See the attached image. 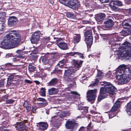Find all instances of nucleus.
<instances>
[{"label":"nucleus","instance_id":"obj_1","mask_svg":"<svg viewBox=\"0 0 131 131\" xmlns=\"http://www.w3.org/2000/svg\"><path fill=\"white\" fill-rule=\"evenodd\" d=\"M20 34L15 30L9 31L0 43V47L4 49H10L16 47L21 40Z\"/></svg>","mask_w":131,"mask_h":131},{"label":"nucleus","instance_id":"obj_2","mask_svg":"<svg viewBox=\"0 0 131 131\" xmlns=\"http://www.w3.org/2000/svg\"><path fill=\"white\" fill-rule=\"evenodd\" d=\"M104 83V86L100 88L97 98L98 101L99 102L106 97L108 94L110 96L113 95L117 91V89L110 83L105 81Z\"/></svg>","mask_w":131,"mask_h":131},{"label":"nucleus","instance_id":"obj_3","mask_svg":"<svg viewBox=\"0 0 131 131\" xmlns=\"http://www.w3.org/2000/svg\"><path fill=\"white\" fill-rule=\"evenodd\" d=\"M129 19V18L124 19L122 23L123 28L121 34L124 37L128 36L131 34V25L129 24L127 21V20Z\"/></svg>","mask_w":131,"mask_h":131},{"label":"nucleus","instance_id":"obj_4","mask_svg":"<svg viewBox=\"0 0 131 131\" xmlns=\"http://www.w3.org/2000/svg\"><path fill=\"white\" fill-rule=\"evenodd\" d=\"M116 78L118 80L119 82L121 84H125L128 83L131 79V76L121 74L116 75Z\"/></svg>","mask_w":131,"mask_h":131},{"label":"nucleus","instance_id":"obj_5","mask_svg":"<svg viewBox=\"0 0 131 131\" xmlns=\"http://www.w3.org/2000/svg\"><path fill=\"white\" fill-rule=\"evenodd\" d=\"M112 10L117 12L119 10V8L116 6H123V2L121 1L117 0L111 1L109 4Z\"/></svg>","mask_w":131,"mask_h":131},{"label":"nucleus","instance_id":"obj_6","mask_svg":"<svg viewBox=\"0 0 131 131\" xmlns=\"http://www.w3.org/2000/svg\"><path fill=\"white\" fill-rule=\"evenodd\" d=\"M97 90L96 89L88 90L86 93L87 100L89 102L92 101L96 97Z\"/></svg>","mask_w":131,"mask_h":131},{"label":"nucleus","instance_id":"obj_7","mask_svg":"<svg viewBox=\"0 0 131 131\" xmlns=\"http://www.w3.org/2000/svg\"><path fill=\"white\" fill-rule=\"evenodd\" d=\"M80 6V3L78 0H70L68 7L73 9H77Z\"/></svg>","mask_w":131,"mask_h":131},{"label":"nucleus","instance_id":"obj_8","mask_svg":"<svg viewBox=\"0 0 131 131\" xmlns=\"http://www.w3.org/2000/svg\"><path fill=\"white\" fill-rule=\"evenodd\" d=\"M41 34L40 31L38 30L36 31L31 37L30 41L32 43H35L39 40Z\"/></svg>","mask_w":131,"mask_h":131},{"label":"nucleus","instance_id":"obj_9","mask_svg":"<svg viewBox=\"0 0 131 131\" xmlns=\"http://www.w3.org/2000/svg\"><path fill=\"white\" fill-rule=\"evenodd\" d=\"M18 22L17 17L14 16L9 17L8 21V26L10 27H13Z\"/></svg>","mask_w":131,"mask_h":131},{"label":"nucleus","instance_id":"obj_10","mask_svg":"<svg viewBox=\"0 0 131 131\" xmlns=\"http://www.w3.org/2000/svg\"><path fill=\"white\" fill-rule=\"evenodd\" d=\"M104 23L105 27L107 29H108L113 27L114 23L112 19L108 18H106L105 20Z\"/></svg>","mask_w":131,"mask_h":131},{"label":"nucleus","instance_id":"obj_11","mask_svg":"<svg viewBox=\"0 0 131 131\" xmlns=\"http://www.w3.org/2000/svg\"><path fill=\"white\" fill-rule=\"evenodd\" d=\"M106 17L104 13H100L95 15V18L98 24H101L103 21Z\"/></svg>","mask_w":131,"mask_h":131},{"label":"nucleus","instance_id":"obj_12","mask_svg":"<svg viewBox=\"0 0 131 131\" xmlns=\"http://www.w3.org/2000/svg\"><path fill=\"white\" fill-rule=\"evenodd\" d=\"M125 51V53H123V52L118 53L117 54L118 57H123L124 58L129 60L131 59V50Z\"/></svg>","mask_w":131,"mask_h":131},{"label":"nucleus","instance_id":"obj_13","mask_svg":"<svg viewBox=\"0 0 131 131\" xmlns=\"http://www.w3.org/2000/svg\"><path fill=\"white\" fill-rule=\"evenodd\" d=\"M121 47L122 49L124 51L131 50V43L125 41L122 43Z\"/></svg>","mask_w":131,"mask_h":131},{"label":"nucleus","instance_id":"obj_14","mask_svg":"<svg viewBox=\"0 0 131 131\" xmlns=\"http://www.w3.org/2000/svg\"><path fill=\"white\" fill-rule=\"evenodd\" d=\"M83 61L81 60L73 59L72 61L74 68L79 70L81 67Z\"/></svg>","mask_w":131,"mask_h":131},{"label":"nucleus","instance_id":"obj_15","mask_svg":"<svg viewBox=\"0 0 131 131\" xmlns=\"http://www.w3.org/2000/svg\"><path fill=\"white\" fill-rule=\"evenodd\" d=\"M76 123L75 121L68 119L66 121L65 126L67 129H74Z\"/></svg>","mask_w":131,"mask_h":131},{"label":"nucleus","instance_id":"obj_16","mask_svg":"<svg viewBox=\"0 0 131 131\" xmlns=\"http://www.w3.org/2000/svg\"><path fill=\"white\" fill-rule=\"evenodd\" d=\"M15 127L17 130L19 131L26 130L27 129V127L23 123L21 122L18 123L16 124Z\"/></svg>","mask_w":131,"mask_h":131},{"label":"nucleus","instance_id":"obj_17","mask_svg":"<svg viewBox=\"0 0 131 131\" xmlns=\"http://www.w3.org/2000/svg\"><path fill=\"white\" fill-rule=\"evenodd\" d=\"M93 36H90L89 37H85V43L87 45L88 49L91 48L93 42Z\"/></svg>","mask_w":131,"mask_h":131},{"label":"nucleus","instance_id":"obj_18","mask_svg":"<svg viewBox=\"0 0 131 131\" xmlns=\"http://www.w3.org/2000/svg\"><path fill=\"white\" fill-rule=\"evenodd\" d=\"M57 44L58 47L62 50H66L68 49L67 44L65 42H60V40H59L57 42Z\"/></svg>","mask_w":131,"mask_h":131},{"label":"nucleus","instance_id":"obj_19","mask_svg":"<svg viewBox=\"0 0 131 131\" xmlns=\"http://www.w3.org/2000/svg\"><path fill=\"white\" fill-rule=\"evenodd\" d=\"M38 124L39 129L41 131L46 130L48 127V125L46 122H40Z\"/></svg>","mask_w":131,"mask_h":131},{"label":"nucleus","instance_id":"obj_20","mask_svg":"<svg viewBox=\"0 0 131 131\" xmlns=\"http://www.w3.org/2000/svg\"><path fill=\"white\" fill-rule=\"evenodd\" d=\"M122 100L120 99H118L115 102L114 105L112 107V110H117L120 107L122 103Z\"/></svg>","mask_w":131,"mask_h":131},{"label":"nucleus","instance_id":"obj_21","mask_svg":"<svg viewBox=\"0 0 131 131\" xmlns=\"http://www.w3.org/2000/svg\"><path fill=\"white\" fill-rule=\"evenodd\" d=\"M74 72V71L72 69H68L65 70L64 75L68 77H73Z\"/></svg>","mask_w":131,"mask_h":131},{"label":"nucleus","instance_id":"obj_22","mask_svg":"<svg viewBox=\"0 0 131 131\" xmlns=\"http://www.w3.org/2000/svg\"><path fill=\"white\" fill-rule=\"evenodd\" d=\"M75 35L73 37V41L75 44L77 43L81 40V35L80 34H75Z\"/></svg>","mask_w":131,"mask_h":131},{"label":"nucleus","instance_id":"obj_23","mask_svg":"<svg viewBox=\"0 0 131 131\" xmlns=\"http://www.w3.org/2000/svg\"><path fill=\"white\" fill-rule=\"evenodd\" d=\"M8 74H10V75L8 76L7 79V85L8 86H9L11 84L14 79V76L13 73Z\"/></svg>","mask_w":131,"mask_h":131},{"label":"nucleus","instance_id":"obj_24","mask_svg":"<svg viewBox=\"0 0 131 131\" xmlns=\"http://www.w3.org/2000/svg\"><path fill=\"white\" fill-rule=\"evenodd\" d=\"M16 52L17 54V57L22 59L25 58L24 54H25V52L23 51V50H18L16 51Z\"/></svg>","mask_w":131,"mask_h":131},{"label":"nucleus","instance_id":"obj_25","mask_svg":"<svg viewBox=\"0 0 131 131\" xmlns=\"http://www.w3.org/2000/svg\"><path fill=\"white\" fill-rule=\"evenodd\" d=\"M58 79L57 78H53L47 83V85L49 86H53L57 83Z\"/></svg>","mask_w":131,"mask_h":131},{"label":"nucleus","instance_id":"obj_26","mask_svg":"<svg viewBox=\"0 0 131 131\" xmlns=\"http://www.w3.org/2000/svg\"><path fill=\"white\" fill-rule=\"evenodd\" d=\"M126 66L125 64L120 65L117 68L118 71L120 73L123 74L126 68Z\"/></svg>","mask_w":131,"mask_h":131},{"label":"nucleus","instance_id":"obj_27","mask_svg":"<svg viewBox=\"0 0 131 131\" xmlns=\"http://www.w3.org/2000/svg\"><path fill=\"white\" fill-rule=\"evenodd\" d=\"M112 108L108 114L109 117L110 118H111L116 116L117 114V112H115L117 110H112Z\"/></svg>","mask_w":131,"mask_h":131},{"label":"nucleus","instance_id":"obj_28","mask_svg":"<svg viewBox=\"0 0 131 131\" xmlns=\"http://www.w3.org/2000/svg\"><path fill=\"white\" fill-rule=\"evenodd\" d=\"M58 92V90L54 88H51L48 90V93L50 95L56 94Z\"/></svg>","mask_w":131,"mask_h":131},{"label":"nucleus","instance_id":"obj_29","mask_svg":"<svg viewBox=\"0 0 131 131\" xmlns=\"http://www.w3.org/2000/svg\"><path fill=\"white\" fill-rule=\"evenodd\" d=\"M14 76V79L15 80H14V81H17L18 82V83H19V82L21 81V79L23 78L22 76L19 75H16V73H13Z\"/></svg>","mask_w":131,"mask_h":131},{"label":"nucleus","instance_id":"obj_30","mask_svg":"<svg viewBox=\"0 0 131 131\" xmlns=\"http://www.w3.org/2000/svg\"><path fill=\"white\" fill-rule=\"evenodd\" d=\"M67 17L72 19H75L76 18V16L72 13L70 12H68L66 14Z\"/></svg>","mask_w":131,"mask_h":131},{"label":"nucleus","instance_id":"obj_31","mask_svg":"<svg viewBox=\"0 0 131 131\" xmlns=\"http://www.w3.org/2000/svg\"><path fill=\"white\" fill-rule=\"evenodd\" d=\"M36 67L34 66L33 63H30L28 66V69L29 71L30 72H34L35 70Z\"/></svg>","mask_w":131,"mask_h":131},{"label":"nucleus","instance_id":"obj_32","mask_svg":"<svg viewBox=\"0 0 131 131\" xmlns=\"http://www.w3.org/2000/svg\"><path fill=\"white\" fill-rule=\"evenodd\" d=\"M92 31L91 29L87 30L84 33V36L85 37H89L92 36Z\"/></svg>","mask_w":131,"mask_h":131},{"label":"nucleus","instance_id":"obj_33","mask_svg":"<svg viewBox=\"0 0 131 131\" xmlns=\"http://www.w3.org/2000/svg\"><path fill=\"white\" fill-rule=\"evenodd\" d=\"M123 74L131 76V69L130 68H127L126 67Z\"/></svg>","mask_w":131,"mask_h":131},{"label":"nucleus","instance_id":"obj_34","mask_svg":"<svg viewBox=\"0 0 131 131\" xmlns=\"http://www.w3.org/2000/svg\"><path fill=\"white\" fill-rule=\"evenodd\" d=\"M66 60L63 59L59 61L57 64L59 66H60L61 67L63 68L65 64L66 63Z\"/></svg>","mask_w":131,"mask_h":131},{"label":"nucleus","instance_id":"obj_35","mask_svg":"<svg viewBox=\"0 0 131 131\" xmlns=\"http://www.w3.org/2000/svg\"><path fill=\"white\" fill-rule=\"evenodd\" d=\"M71 94L73 95L72 96L73 98L74 99H75L77 97H79L80 96V95L77 92L74 91H71L70 93Z\"/></svg>","mask_w":131,"mask_h":131},{"label":"nucleus","instance_id":"obj_36","mask_svg":"<svg viewBox=\"0 0 131 131\" xmlns=\"http://www.w3.org/2000/svg\"><path fill=\"white\" fill-rule=\"evenodd\" d=\"M126 112L128 113H129V114H131V103H129L127 104L126 108Z\"/></svg>","mask_w":131,"mask_h":131},{"label":"nucleus","instance_id":"obj_37","mask_svg":"<svg viewBox=\"0 0 131 131\" xmlns=\"http://www.w3.org/2000/svg\"><path fill=\"white\" fill-rule=\"evenodd\" d=\"M70 0H59L60 3L68 6Z\"/></svg>","mask_w":131,"mask_h":131},{"label":"nucleus","instance_id":"obj_38","mask_svg":"<svg viewBox=\"0 0 131 131\" xmlns=\"http://www.w3.org/2000/svg\"><path fill=\"white\" fill-rule=\"evenodd\" d=\"M46 89L44 88H42L40 89V91L41 94V95L42 96L45 97L46 96Z\"/></svg>","mask_w":131,"mask_h":131},{"label":"nucleus","instance_id":"obj_39","mask_svg":"<svg viewBox=\"0 0 131 131\" xmlns=\"http://www.w3.org/2000/svg\"><path fill=\"white\" fill-rule=\"evenodd\" d=\"M2 126L5 128H6L9 126V122L8 120H7L3 122Z\"/></svg>","mask_w":131,"mask_h":131},{"label":"nucleus","instance_id":"obj_40","mask_svg":"<svg viewBox=\"0 0 131 131\" xmlns=\"http://www.w3.org/2000/svg\"><path fill=\"white\" fill-rule=\"evenodd\" d=\"M120 38H119L117 36H115L113 37L112 38V40L114 42H117L119 41L120 40Z\"/></svg>","mask_w":131,"mask_h":131},{"label":"nucleus","instance_id":"obj_41","mask_svg":"<svg viewBox=\"0 0 131 131\" xmlns=\"http://www.w3.org/2000/svg\"><path fill=\"white\" fill-rule=\"evenodd\" d=\"M11 66V64L10 63H7L5 64L4 65H2V67L4 68L5 69H8L9 68V67Z\"/></svg>","mask_w":131,"mask_h":131},{"label":"nucleus","instance_id":"obj_42","mask_svg":"<svg viewBox=\"0 0 131 131\" xmlns=\"http://www.w3.org/2000/svg\"><path fill=\"white\" fill-rule=\"evenodd\" d=\"M48 104V103L47 102V100L45 101V102H43L42 103H39V105L41 106L42 107H44L46 106Z\"/></svg>","mask_w":131,"mask_h":131},{"label":"nucleus","instance_id":"obj_43","mask_svg":"<svg viewBox=\"0 0 131 131\" xmlns=\"http://www.w3.org/2000/svg\"><path fill=\"white\" fill-rule=\"evenodd\" d=\"M82 110V111L81 112L83 114L87 113L88 111V107H84Z\"/></svg>","mask_w":131,"mask_h":131},{"label":"nucleus","instance_id":"obj_44","mask_svg":"<svg viewBox=\"0 0 131 131\" xmlns=\"http://www.w3.org/2000/svg\"><path fill=\"white\" fill-rule=\"evenodd\" d=\"M102 38L104 40H107L109 38V36L106 34H103L102 35Z\"/></svg>","mask_w":131,"mask_h":131},{"label":"nucleus","instance_id":"obj_45","mask_svg":"<svg viewBox=\"0 0 131 131\" xmlns=\"http://www.w3.org/2000/svg\"><path fill=\"white\" fill-rule=\"evenodd\" d=\"M59 57V56L57 53H54L52 56V60H55Z\"/></svg>","mask_w":131,"mask_h":131},{"label":"nucleus","instance_id":"obj_46","mask_svg":"<svg viewBox=\"0 0 131 131\" xmlns=\"http://www.w3.org/2000/svg\"><path fill=\"white\" fill-rule=\"evenodd\" d=\"M91 20L90 19H89V20H83L82 21L83 24H90L91 22L90 21Z\"/></svg>","mask_w":131,"mask_h":131},{"label":"nucleus","instance_id":"obj_47","mask_svg":"<svg viewBox=\"0 0 131 131\" xmlns=\"http://www.w3.org/2000/svg\"><path fill=\"white\" fill-rule=\"evenodd\" d=\"M42 62L45 64H46L47 63L48 61V59L47 58L45 57H43L42 58Z\"/></svg>","mask_w":131,"mask_h":131},{"label":"nucleus","instance_id":"obj_48","mask_svg":"<svg viewBox=\"0 0 131 131\" xmlns=\"http://www.w3.org/2000/svg\"><path fill=\"white\" fill-rule=\"evenodd\" d=\"M103 72L101 71H99L97 75V76L99 78H101L102 77Z\"/></svg>","mask_w":131,"mask_h":131},{"label":"nucleus","instance_id":"obj_49","mask_svg":"<svg viewBox=\"0 0 131 131\" xmlns=\"http://www.w3.org/2000/svg\"><path fill=\"white\" fill-rule=\"evenodd\" d=\"M126 15L128 16H131V8L127 9L126 10Z\"/></svg>","mask_w":131,"mask_h":131},{"label":"nucleus","instance_id":"obj_50","mask_svg":"<svg viewBox=\"0 0 131 131\" xmlns=\"http://www.w3.org/2000/svg\"><path fill=\"white\" fill-rule=\"evenodd\" d=\"M78 52H70V56H73L74 57H76L78 55Z\"/></svg>","mask_w":131,"mask_h":131},{"label":"nucleus","instance_id":"obj_51","mask_svg":"<svg viewBox=\"0 0 131 131\" xmlns=\"http://www.w3.org/2000/svg\"><path fill=\"white\" fill-rule=\"evenodd\" d=\"M15 101L12 99H10L7 100L6 103L7 104H12Z\"/></svg>","mask_w":131,"mask_h":131},{"label":"nucleus","instance_id":"obj_52","mask_svg":"<svg viewBox=\"0 0 131 131\" xmlns=\"http://www.w3.org/2000/svg\"><path fill=\"white\" fill-rule=\"evenodd\" d=\"M1 27L0 28V31H2L4 29L5 25V24L4 23H3L1 24Z\"/></svg>","mask_w":131,"mask_h":131},{"label":"nucleus","instance_id":"obj_53","mask_svg":"<svg viewBox=\"0 0 131 131\" xmlns=\"http://www.w3.org/2000/svg\"><path fill=\"white\" fill-rule=\"evenodd\" d=\"M46 100L45 99L39 97L37 99V101L43 102L45 101Z\"/></svg>","mask_w":131,"mask_h":131},{"label":"nucleus","instance_id":"obj_54","mask_svg":"<svg viewBox=\"0 0 131 131\" xmlns=\"http://www.w3.org/2000/svg\"><path fill=\"white\" fill-rule=\"evenodd\" d=\"M78 56H79V57L80 58H81L82 59H83L85 58L83 54L79 52H78Z\"/></svg>","mask_w":131,"mask_h":131},{"label":"nucleus","instance_id":"obj_55","mask_svg":"<svg viewBox=\"0 0 131 131\" xmlns=\"http://www.w3.org/2000/svg\"><path fill=\"white\" fill-rule=\"evenodd\" d=\"M24 82L26 83L27 84H31L32 83V81L28 79H25L24 81Z\"/></svg>","mask_w":131,"mask_h":131},{"label":"nucleus","instance_id":"obj_56","mask_svg":"<svg viewBox=\"0 0 131 131\" xmlns=\"http://www.w3.org/2000/svg\"><path fill=\"white\" fill-rule=\"evenodd\" d=\"M28 103L27 101H25L23 104V106L24 107L26 108L29 106Z\"/></svg>","mask_w":131,"mask_h":131},{"label":"nucleus","instance_id":"obj_57","mask_svg":"<svg viewBox=\"0 0 131 131\" xmlns=\"http://www.w3.org/2000/svg\"><path fill=\"white\" fill-rule=\"evenodd\" d=\"M4 79H2L0 80V87H2L4 86Z\"/></svg>","mask_w":131,"mask_h":131},{"label":"nucleus","instance_id":"obj_58","mask_svg":"<svg viewBox=\"0 0 131 131\" xmlns=\"http://www.w3.org/2000/svg\"><path fill=\"white\" fill-rule=\"evenodd\" d=\"M8 98V95H6L2 97L1 98L2 101H5L7 100Z\"/></svg>","mask_w":131,"mask_h":131},{"label":"nucleus","instance_id":"obj_59","mask_svg":"<svg viewBox=\"0 0 131 131\" xmlns=\"http://www.w3.org/2000/svg\"><path fill=\"white\" fill-rule=\"evenodd\" d=\"M54 71L57 74H60L61 73L62 70H54Z\"/></svg>","mask_w":131,"mask_h":131},{"label":"nucleus","instance_id":"obj_60","mask_svg":"<svg viewBox=\"0 0 131 131\" xmlns=\"http://www.w3.org/2000/svg\"><path fill=\"white\" fill-rule=\"evenodd\" d=\"M62 68L60 66L57 64V65L55 66L54 69L55 70H60V69Z\"/></svg>","mask_w":131,"mask_h":131},{"label":"nucleus","instance_id":"obj_61","mask_svg":"<svg viewBox=\"0 0 131 131\" xmlns=\"http://www.w3.org/2000/svg\"><path fill=\"white\" fill-rule=\"evenodd\" d=\"M84 107L80 105H78L77 107V109L79 110H82Z\"/></svg>","mask_w":131,"mask_h":131},{"label":"nucleus","instance_id":"obj_62","mask_svg":"<svg viewBox=\"0 0 131 131\" xmlns=\"http://www.w3.org/2000/svg\"><path fill=\"white\" fill-rule=\"evenodd\" d=\"M78 131H86L85 128L84 127H81L79 129Z\"/></svg>","mask_w":131,"mask_h":131},{"label":"nucleus","instance_id":"obj_63","mask_svg":"<svg viewBox=\"0 0 131 131\" xmlns=\"http://www.w3.org/2000/svg\"><path fill=\"white\" fill-rule=\"evenodd\" d=\"M96 80H95V81L92 84H91L90 85V86H92L95 85L97 84V82L96 81Z\"/></svg>","mask_w":131,"mask_h":131},{"label":"nucleus","instance_id":"obj_64","mask_svg":"<svg viewBox=\"0 0 131 131\" xmlns=\"http://www.w3.org/2000/svg\"><path fill=\"white\" fill-rule=\"evenodd\" d=\"M60 117L61 118L64 117L66 116V115L64 113H62L60 114Z\"/></svg>","mask_w":131,"mask_h":131}]
</instances>
